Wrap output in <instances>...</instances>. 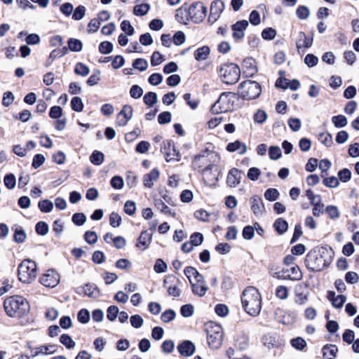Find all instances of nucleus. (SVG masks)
<instances>
[{"instance_id": "nucleus-16", "label": "nucleus", "mask_w": 359, "mask_h": 359, "mask_svg": "<svg viewBox=\"0 0 359 359\" xmlns=\"http://www.w3.org/2000/svg\"><path fill=\"white\" fill-rule=\"evenodd\" d=\"M251 210L256 216H261L265 212V208L260 196L255 195L250 199Z\"/></svg>"}, {"instance_id": "nucleus-24", "label": "nucleus", "mask_w": 359, "mask_h": 359, "mask_svg": "<svg viewBox=\"0 0 359 359\" xmlns=\"http://www.w3.org/2000/svg\"><path fill=\"white\" fill-rule=\"evenodd\" d=\"M175 18L177 22L187 25L189 22V8L181 7L176 11Z\"/></svg>"}, {"instance_id": "nucleus-56", "label": "nucleus", "mask_w": 359, "mask_h": 359, "mask_svg": "<svg viewBox=\"0 0 359 359\" xmlns=\"http://www.w3.org/2000/svg\"><path fill=\"white\" fill-rule=\"evenodd\" d=\"M339 184V179L336 177H325L323 180V184L329 188H335Z\"/></svg>"}, {"instance_id": "nucleus-62", "label": "nucleus", "mask_w": 359, "mask_h": 359, "mask_svg": "<svg viewBox=\"0 0 359 359\" xmlns=\"http://www.w3.org/2000/svg\"><path fill=\"white\" fill-rule=\"evenodd\" d=\"M36 231L38 234L45 236L48 232V226L46 222H39L36 224Z\"/></svg>"}, {"instance_id": "nucleus-49", "label": "nucleus", "mask_w": 359, "mask_h": 359, "mask_svg": "<svg viewBox=\"0 0 359 359\" xmlns=\"http://www.w3.org/2000/svg\"><path fill=\"white\" fill-rule=\"evenodd\" d=\"M149 9L148 4L137 5L133 8V13L135 15L142 16L147 13Z\"/></svg>"}, {"instance_id": "nucleus-46", "label": "nucleus", "mask_w": 359, "mask_h": 359, "mask_svg": "<svg viewBox=\"0 0 359 359\" xmlns=\"http://www.w3.org/2000/svg\"><path fill=\"white\" fill-rule=\"evenodd\" d=\"M289 291L287 287L279 285L276 289V295L280 299H286L288 297Z\"/></svg>"}, {"instance_id": "nucleus-36", "label": "nucleus", "mask_w": 359, "mask_h": 359, "mask_svg": "<svg viewBox=\"0 0 359 359\" xmlns=\"http://www.w3.org/2000/svg\"><path fill=\"white\" fill-rule=\"evenodd\" d=\"M36 351L33 356H36L39 353H45V354H53L56 351L55 345H43L39 347H37Z\"/></svg>"}, {"instance_id": "nucleus-32", "label": "nucleus", "mask_w": 359, "mask_h": 359, "mask_svg": "<svg viewBox=\"0 0 359 359\" xmlns=\"http://www.w3.org/2000/svg\"><path fill=\"white\" fill-rule=\"evenodd\" d=\"M213 168V165L209 164L208 165L205 169L203 170V179L205 180V182L208 184H214L216 181H217V178L215 177H211V170Z\"/></svg>"}, {"instance_id": "nucleus-45", "label": "nucleus", "mask_w": 359, "mask_h": 359, "mask_svg": "<svg viewBox=\"0 0 359 359\" xmlns=\"http://www.w3.org/2000/svg\"><path fill=\"white\" fill-rule=\"evenodd\" d=\"M60 341L68 349L72 348L75 346V342L68 334H62L60 337Z\"/></svg>"}, {"instance_id": "nucleus-41", "label": "nucleus", "mask_w": 359, "mask_h": 359, "mask_svg": "<svg viewBox=\"0 0 359 359\" xmlns=\"http://www.w3.org/2000/svg\"><path fill=\"white\" fill-rule=\"evenodd\" d=\"M68 48L72 51L79 52L82 50V43L79 39H70L68 41Z\"/></svg>"}, {"instance_id": "nucleus-40", "label": "nucleus", "mask_w": 359, "mask_h": 359, "mask_svg": "<svg viewBox=\"0 0 359 359\" xmlns=\"http://www.w3.org/2000/svg\"><path fill=\"white\" fill-rule=\"evenodd\" d=\"M90 160L94 165H100L104 161V154L98 151H95L90 156Z\"/></svg>"}, {"instance_id": "nucleus-57", "label": "nucleus", "mask_w": 359, "mask_h": 359, "mask_svg": "<svg viewBox=\"0 0 359 359\" xmlns=\"http://www.w3.org/2000/svg\"><path fill=\"white\" fill-rule=\"evenodd\" d=\"M78 320L83 324L87 323L90 320V313L87 309H81L77 316Z\"/></svg>"}, {"instance_id": "nucleus-11", "label": "nucleus", "mask_w": 359, "mask_h": 359, "mask_svg": "<svg viewBox=\"0 0 359 359\" xmlns=\"http://www.w3.org/2000/svg\"><path fill=\"white\" fill-rule=\"evenodd\" d=\"M60 282V276L58 273L53 270H48L40 278V283L46 287H54Z\"/></svg>"}, {"instance_id": "nucleus-15", "label": "nucleus", "mask_w": 359, "mask_h": 359, "mask_svg": "<svg viewBox=\"0 0 359 359\" xmlns=\"http://www.w3.org/2000/svg\"><path fill=\"white\" fill-rule=\"evenodd\" d=\"M224 8V3L220 1H215L211 4L208 21L212 24L219 18Z\"/></svg>"}, {"instance_id": "nucleus-14", "label": "nucleus", "mask_w": 359, "mask_h": 359, "mask_svg": "<svg viewBox=\"0 0 359 359\" xmlns=\"http://www.w3.org/2000/svg\"><path fill=\"white\" fill-rule=\"evenodd\" d=\"M249 23L247 20H240L236 22L231 26L233 31L232 36L236 41L242 39L245 36V30L248 27Z\"/></svg>"}, {"instance_id": "nucleus-63", "label": "nucleus", "mask_w": 359, "mask_h": 359, "mask_svg": "<svg viewBox=\"0 0 359 359\" xmlns=\"http://www.w3.org/2000/svg\"><path fill=\"white\" fill-rule=\"evenodd\" d=\"M85 12V7L83 6L80 5L78 7H76V8L74 10L72 18L75 20H80L84 17Z\"/></svg>"}, {"instance_id": "nucleus-18", "label": "nucleus", "mask_w": 359, "mask_h": 359, "mask_svg": "<svg viewBox=\"0 0 359 359\" xmlns=\"http://www.w3.org/2000/svg\"><path fill=\"white\" fill-rule=\"evenodd\" d=\"M171 278V277L165 278L163 280V286L167 289V292L170 296L179 297L181 294V290L178 287L180 284V280L177 279L176 284H170L168 285L169 283H172Z\"/></svg>"}, {"instance_id": "nucleus-17", "label": "nucleus", "mask_w": 359, "mask_h": 359, "mask_svg": "<svg viewBox=\"0 0 359 359\" xmlns=\"http://www.w3.org/2000/svg\"><path fill=\"white\" fill-rule=\"evenodd\" d=\"M77 293L83 292L85 295L91 298H97L100 295L99 288L93 283L86 284L83 287H79L76 290Z\"/></svg>"}, {"instance_id": "nucleus-33", "label": "nucleus", "mask_w": 359, "mask_h": 359, "mask_svg": "<svg viewBox=\"0 0 359 359\" xmlns=\"http://www.w3.org/2000/svg\"><path fill=\"white\" fill-rule=\"evenodd\" d=\"M191 285L192 287V292L200 297L204 296L208 290V287L205 285L194 283L193 281H191Z\"/></svg>"}, {"instance_id": "nucleus-20", "label": "nucleus", "mask_w": 359, "mask_h": 359, "mask_svg": "<svg viewBox=\"0 0 359 359\" xmlns=\"http://www.w3.org/2000/svg\"><path fill=\"white\" fill-rule=\"evenodd\" d=\"M177 349L182 356L189 357L194 354L195 346L191 341L187 340L180 344Z\"/></svg>"}, {"instance_id": "nucleus-13", "label": "nucleus", "mask_w": 359, "mask_h": 359, "mask_svg": "<svg viewBox=\"0 0 359 359\" xmlns=\"http://www.w3.org/2000/svg\"><path fill=\"white\" fill-rule=\"evenodd\" d=\"M133 114V107L130 105L126 104L122 107L121 111L118 114L116 123L118 126H124L131 119Z\"/></svg>"}, {"instance_id": "nucleus-64", "label": "nucleus", "mask_w": 359, "mask_h": 359, "mask_svg": "<svg viewBox=\"0 0 359 359\" xmlns=\"http://www.w3.org/2000/svg\"><path fill=\"white\" fill-rule=\"evenodd\" d=\"M142 93V88L137 85H133L130 90V95L134 99H138L141 97Z\"/></svg>"}, {"instance_id": "nucleus-35", "label": "nucleus", "mask_w": 359, "mask_h": 359, "mask_svg": "<svg viewBox=\"0 0 359 359\" xmlns=\"http://www.w3.org/2000/svg\"><path fill=\"white\" fill-rule=\"evenodd\" d=\"M287 278L292 280H299L302 278V273L298 266H292L288 270Z\"/></svg>"}, {"instance_id": "nucleus-38", "label": "nucleus", "mask_w": 359, "mask_h": 359, "mask_svg": "<svg viewBox=\"0 0 359 359\" xmlns=\"http://www.w3.org/2000/svg\"><path fill=\"white\" fill-rule=\"evenodd\" d=\"M144 102L149 107H152L157 102V95L154 92L146 93L143 97Z\"/></svg>"}, {"instance_id": "nucleus-42", "label": "nucleus", "mask_w": 359, "mask_h": 359, "mask_svg": "<svg viewBox=\"0 0 359 359\" xmlns=\"http://www.w3.org/2000/svg\"><path fill=\"white\" fill-rule=\"evenodd\" d=\"M74 72L78 75L86 76L89 74L90 69L86 65L83 64L82 62H78L76 65Z\"/></svg>"}, {"instance_id": "nucleus-27", "label": "nucleus", "mask_w": 359, "mask_h": 359, "mask_svg": "<svg viewBox=\"0 0 359 359\" xmlns=\"http://www.w3.org/2000/svg\"><path fill=\"white\" fill-rule=\"evenodd\" d=\"M151 241V234L148 231H144L141 233L138 238L137 246L140 248L143 247V250H145L149 245Z\"/></svg>"}, {"instance_id": "nucleus-28", "label": "nucleus", "mask_w": 359, "mask_h": 359, "mask_svg": "<svg viewBox=\"0 0 359 359\" xmlns=\"http://www.w3.org/2000/svg\"><path fill=\"white\" fill-rule=\"evenodd\" d=\"M208 151H203V154H198L194 157L192 162L193 166L195 169L202 168L208 161Z\"/></svg>"}, {"instance_id": "nucleus-39", "label": "nucleus", "mask_w": 359, "mask_h": 359, "mask_svg": "<svg viewBox=\"0 0 359 359\" xmlns=\"http://www.w3.org/2000/svg\"><path fill=\"white\" fill-rule=\"evenodd\" d=\"M318 140L326 147H331L333 144L332 136L328 133H322L318 136Z\"/></svg>"}, {"instance_id": "nucleus-34", "label": "nucleus", "mask_w": 359, "mask_h": 359, "mask_svg": "<svg viewBox=\"0 0 359 359\" xmlns=\"http://www.w3.org/2000/svg\"><path fill=\"white\" fill-rule=\"evenodd\" d=\"M248 346V338L245 334H241L237 337L235 342V346L239 350H245Z\"/></svg>"}, {"instance_id": "nucleus-54", "label": "nucleus", "mask_w": 359, "mask_h": 359, "mask_svg": "<svg viewBox=\"0 0 359 359\" xmlns=\"http://www.w3.org/2000/svg\"><path fill=\"white\" fill-rule=\"evenodd\" d=\"M113 50V44L109 41H103L99 46V51L102 54H109Z\"/></svg>"}, {"instance_id": "nucleus-8", "label": "nucleus", "mask_w": 359, "mask_h": 359, "mask_svg": "<svg viewBox=\"0 0 359 359\" xmlns=\"http://www.w3.org/2000/svg\"><path fill=\"white\" fill-rule=\"evenodd\" d=\"M219 76L224 83L232 85L238 81L241 69L238 65L233 63L223 64L219 69Z\"/></svg>"}, {"instance_id": "nucleus-5", "label": "nucleus", "mask_w": 359, "mask_h": 359, "mask_svg": "<svg viewBox=\"0 0 359 359\" xmlns=\"http://www.w3.org/2000/svg\"><path fill=\"white\" fill-rule=\"evenodd\" d=\"M207 341L210 348L212 349L219 348L223 341V330L222 327L214 323L210 322L206 324Z\"/></svg>"}, {"instance_id": "nucleus-10", "label": "nucleus", "mask_w": 359, "mask_h": 359, "mask_svg": "<svg viewBox=\"0 0 359 359\" xmlns=\"http://www.w3.org/2000/svg\"><path fill=\"white\" fill-rule=\"evenodd\" d=\"M163 147H161V152L164 154L165 161L169 162L172 160L179 161L180 160V154L175 149V144L171 141H164Z\"/></svg>"}, {"instance_id": "nucleus-23", "label": "nucleus", "mask_w": 359, "mask_h": 359, "mask_svg": "<svg viewBox=\"0 0 359 359\" xmlns=\"http://www.w3.org/2000/svg\"><path fill=\"white\" fill-rule=\"evenodd\" d=\"M327 298L332 302L333 306L337 309L341 308L346 300V297L344 295L339 294L335 296V292L332 291L328 292Z\"/></svg>"}, {"instance_id": "nucleus-12", "label": "nucleus", "mask_w": 359, "mask_h": 359, "mask_svg": "<svg viewBox=\"0 0 359 359\" xmlns=\"http://www.w3.org/2000/svg\"><path fill=\"white\" fill-rule=\"evenodd\" d=\"M295 299L294 302L297 304H305L308 299L309 292L307 290V285L304 283H299L295 286L294 288Z\"/></svg>"}, {"instance_id": "nucleus-37", "label": "nucleus", "mask_w": 359, "mask_h": 359, "mask_svg": "<svg viewBox=\"0 0 359 359\" xmlns=\"http://www.w3.org/2000/svg\"><path fill=\"white\" fill-rule=\"evenodd\" d=\"M332 122L336 128H343L347 124V118L344 115L334 116Z\"/></svg>"}, {"instance_id": "nucleus-31", "label": "nucleus", "mask_w": 359, "mask_h": 359, "mask_svg": "<svg viewBox=\"0 0 359 359\" xmlns=\"http://www.w3.org/2000/svg\"><path fill=\"white\" fill-rule=\"evenodd\" d=\"M273 226L279 234H283L287 230L288 224L284 219L278 218L275 221Z\"/></svg>"}, {"instance_id": "nucleus-60", "label": "nucleus", "mask_w": 359, "mask_h": 359, "mask_svg": "<svg viewBox=\"0 0 359 359\" xmlns=\"http://www.w3.org/2000/svg\"><path fill=\"white\" fill-rule=\"evenodd\" d=\"M276 31L271 27L264 29L262 32V38L266 40H272L276 37Z\"/></svg>"}, {"instance_id": "nucleus-2", "label": "nucleus", "mask_w": 359, "mask_h": 359, "mask_svg": "<svg viewBox=\"0 0 359 359\" xmlns=\"http://www.w3.org/2000/svg\"><path fill=\"white\" fill-rule=\"evenodd\" d=\"M241 302L245 311L252 316H257L262 309V297L255 287H248L243 292Z\"/></svg>"}, {"instance_id": "nucleus-26", "label": "nucleus", "mask_w": 359, "mask_h": 359, "mask_svg": "<svg viewBox=\"0 0 359 359\" xmlns=\"http://www.w3.org/2000/svg\"><path fill=\"white\" fill-rule=\"evenodd\" d=\"M226 149L230 152L238 151L239 154H244L247 151V147L244 143L236 140L229 143Z\"/></svg>"}, {"instance_id": "nucleus-3", "label": "nucleus", "mask_w": 359, "mask_h": 359, "mask_svg": "<svg viewBox=\"0 0 359 359\" xmlns=\"http://www.w3.org/2000/svg\"><path fill=\"white\" fill-rule=\"evenodd\" d=\"M4 308L6 314L12 318H20L28 313L30 310L28 301L19 295L6 298L4 302Z\"/></svg>"}, {"instance_id": "nucleus-29", "label": "nucleus", "mask_w": 359, "mask_h": 359, "mask_svg": "<svg viewBox=\"0 0 359 359\" xmlns=\"http://www.w3.org/2000/svg\"><path fill=\"white\" fill-rule=\"evenodd\" d=\"M210 55V48L208 46H204L198 48L194 52V57L197 61L205 60Z\"/></svg>"}, {"instance_id": "nucleus-21", "label": "nucleus", "mask_w": 359, "mask_h": 359, "mask_svg": "<svg viewBox=\"0 0 359 359\" xmlns=\"http://www.w3.org/2000/svg\"><path fill=\"white\" fill-rule=\"evenodd\" d=\"M159 171L157 168H154L151 171L144 175L143 184L145 187L151 188L154 182H157L159 178Z\"/></svg>"}, {"instance_id": "nucleus-30", "label": "nucleus", "mask_w": 359, "mask_h": 359, "mask_svg": "<svg viewBox=\"0 0 359 359\" xmlns=\"http://www.w3.org/2000/svg\"><path fill=\"white\" fill-rule=\"evenodd\" d=\"M154 205L159 211L165 215H172L173 217L175 215V212H172L170 208L165 204V203L161 198L155 199Z\"/></svg>"}, {"instance_id": "nucleus-19", "label": "nucleus", "mask_w": 359, "mask_h": 359, "mask_svg": "<svg viewBox=\"0 0 359 359\" xmlns=\"http://www.w3.org/2000/svg\"><path fill=\"white\" fill-rule=\"evenodd\" d=\"M241 171L234 168L231 169L227 175L226 184L230 187H236L241 182Z\"/></svg>"}, {"instance_id": "nucleus-4", "label": "nucleus", "mask_w": 359, "mask_h": 359, "mask_svg": "<svg viewBox=\"0 0 359 359\" xmlns=\"http://www.w3.org/2000/svg\"><path fill=\"white\" fill-rule=\"evenodd\" d=\"M18 275L19 280L24 283H31L37 275V266L32 259H24L18 266Z\"/></svg>"}, {"instance_id": "nucleus-44", "label": "nucleus", "mask_w": 359, "mask_h": 359, "mask_svg": "<svg viewBox=\"0 0 359 359\" xmlns=\"http://www.w3.org/2000/svg\"><path fill=\"white\" fill-rule=\"evenodd\" d=\"M39 208L43 212H50L53 208V204L50 201L46 199L39 202Z\"/></svg>"}, {"instance_id": "nucleus-9", "label": "nucleus", "mask_w": 359, "mask_h": 359, "mask_svg": "<svg viewBox=\"0 0 359 359\" xmlns=\"http://www.w3.org/2000/svg\"><path fill=\"white\" fill-rule=\"evenodd\" d=\"M190 19L195 23L201 22L205 18L207 8L201 2H196L189 6Z\"/></svg>"}, {"instance_id": "nucleus-53", "label": "nucleus", "mask_w": 359, "mask_h": 359, "mask_svg": "<svg viewBox=\"0 0 359 359\" xmlns=\"http://www.w3.org/2000/svg\"><path fill=\"white\" fill-rule=\"evenodd\" d=\"M297 15L299 19L305 20L309 17L310 11L308 7L305 6H300L297 9Z\"/></svg>"}, {"instance_id": "nucleus-25", "label": "nucleus", "mask_w": 359, "mask_h": 359, "mask_svg": "<svg viewBox=\"0 0 359 359\" xmlns=\"http://www.w3.org/2000/svg\"><path fill=\"white\" fill-rule=\"evenodd\" d=\"M322 351L324 359H334L337 355L338 348L336 345L326 344L323 347Z\"/></svg>"}, {"instance_id": "nucleus-59", "label": "nucleus", "mask_w": 359, "mask_h": 359, "mask_svg": "<svg viewBox=\"0 0 359 359\" xmlns=\"http://www.w3.org/2000/svg\"><path fill=\"white\" fill-rule=\"evenodd\" d=\"M292 346L298 350H302L306 346V341L302 337H297L291 340Z\"/></svg>"}, {"instance_id": "nucleus-52", "label": "nucleus", "mask_w": 359, "mask_h": 359, "mask_svg": "<svg viewBox=\"0 0 359 359\" xmlns=\"http://www.w3.org/2000/svg\"><path fill=\"white\" fill-rule=\"evenodd\" d=\"M118 308L116 306H110L107 310V318L110 321H114L118 314Z\"/></svg>"}, {"instance_id": "nucleus-43", "label": "nucleus", "mask_w": 359, "mask_h": 359, "mask_svg": "<svg viewBox=\"0 0 359 359\" xmlns=\"http://www.w3.org/2000/svg\"><path fill=\"white\" fill-rule=\"evenodd\" d=\"M4 185L8 189H12L16 185V179L13 174L6 175L4 179Z\"/></svg>"}, {"instance_id": "nucleus-55", "label": "nucleus", "mask_w": 359, "mask_h": 359, "mask_svg": "<svg viewBox=\"0 0 359 359\" xmlns=\"http://www.w3.org/2000/svg\"><path fill=\"white\" fill-rule=\"evenodd\" d=\"M287 123L290 129L294 132H297L301 128L302 123L299 118H291L288 120Z\"/></svg>"}, {"instance_id": "nucleus-61", "label": "nucleus", "mask_w": 359, "mask_h": 359, "mask_svg": "<svg viewBox=\"0 0 359 359\" xmlns=\"http://www.w3.org/2000/svg\"><path fill=\"white\" fill-rule=\"evenodd\" d=\"M163 56L158 51H155L151 57V65L154 67L157 66L163 62Z\"/></svg>"}, {"instance_id": "nucleus-1", "label": "nucleus", "mask_w": 359, "mask_h": 359, "mask_svg": "<svg viewBox=\"0 0 359 359\" xmlns=\"http://www.w3.org/2000/svg\"><path fill=\"white\" fill-rule=\"evenodd\" d=\"M331 250L320 247L311 250L306 256L305 264L306 268L313 272H319L327 267L332 261Z\"/></svg>"}, {"instance_id": "nucleus-7", "label": "nucleus", "mask_w": 359, "mask_h": 359, "mask_svg": "<svg viewBox=\"0 0 359 359\" xmlns=\"http://www.w3.org/2000/svg\"><path fill=\"white\" fill-rule=\"evenodd\" d=\"M236 96L231 92L222 93L210 111L213 114H220L232 110Z\"/></svg>"}, {"instance_id": "nucleus-51", "label": "nucleus", "mask_w": 359, "mask_h": 359, "mask_svg": "<svg viewBox=\"0 0 359 359\" xmlns=\"http://www.w3.org/2000/svg\"><path fill=\"white\" fill-rule=\"evenodd\" d=\"M269 155L271 159L277 160L281 157L282 151L279 147L272 146L270 147L269 151Z\"/></svg>"}, {"instance_id": "nucleus-22", "label": "nucleus", "mask_w": 359, "mask_h": 359, "mask_svg": "<svg viewBox=\"0 0 359 359\" xmlns=\"http://www.w3.org/2000/svg\"><path fill=\"white\" fill-rule=\"evenodd\" d=\"M313 43V37L307 36L304 32H299L298 33V38L296 41V46L298 51L299 52L300 49L302 47L309 48L312 46Z\"/></svg>"}, {"instance_id": "nucleus-6", "label": "nucleus", "mask_w": 359, "mask_h": 359, "mask_svg": "<svg viewBox=\"0 0 359 359\" xmlns=\"http://www.w3.org/2000/svg\"><path fill=\"white\" fill-rule=\"evenodd\" d=\"M238 89L240 96L246 100H252L259 97L262 92L259 83L250 80L241 83Z\"/></svg>"}, {"instance_id": "nucleus-58", "label": "nucleus", "mask_w": 359, "mask_h": 359, "mask_svg": "<svg viewBox=\"0 0 359 359\" xmlns=\"http://www.w3.org/2000/svg\"><path fill=\"white\" fill-rule=\"evenodd\" d=\"M27 235L23 229H17L15 230L13 236V238L15 242L22 243L25 241Z\"/></svg>"}, {"instance_id": "nucleus-50", "label": "nucleus", "mask_w": 359, "mask_h": 359, "mask_svg": "<svg viewBox=\"0 0 359 359\" xmlns=\"http://www.w3.org/2000/svg\"><path fill=\"white\" fill-rule=\"evenodd\" d=\"M279 196V192L276 189H268L264 193V197L266 200L270 201H276Z\"/></svg>"}, {"instance_id": "nucleus-47", "label": "nucleus", "mask_w": 359, "mask_h": 359, "mask_svg": "<svg viewBox=\"0 0 359 359\" xmlns=\"http://www.w3.org/2000/svg\"><path fill=\"white\" fill-rule=\"evenodd\" d=\"M133 67L141 72H144L148 68V63L146 60L138 58L134 60Z\"/></svg>"}, {"instance_id": "nucleus-48", "label": "nucleus", "mask_w": 359, "mask_h": 359, "mask_svg": "<svg viewBox=\"0 0 359 359\" xmlns=\"http://www.w3.org/2000/svg\"><path fill=\"white\" fill-rule=\"evenodd\" d=\"M72 109L75 111H81L83 108V104L81 98L79 97H74L71 101Z\"/></svg>"}]
</instances>
